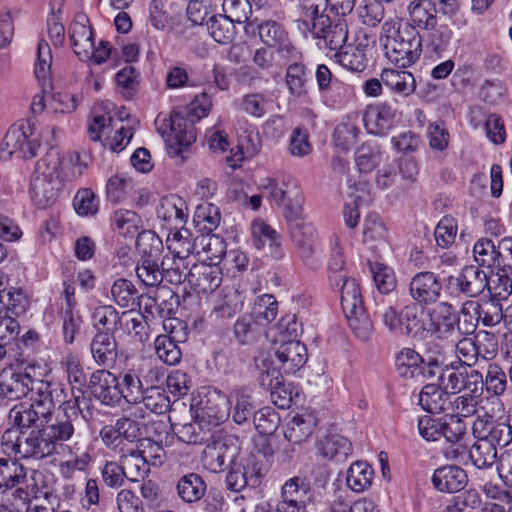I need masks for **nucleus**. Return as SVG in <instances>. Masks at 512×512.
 <instances>
[{"instance_id": "nucleus-1", "label": "nucleus", "mask_w": 512, "mask_h": 512, "mask_svg": "<svg viewBox=\"0 0 512 512\" xmlns=\"http://www.w3.org/2000/svg\"><path fill=\"white\" fill-rule=\"evenodd\" d=\"M79 411L77 399L69 400L62 403L56 413H51L42 428L32 430L28 435L7 429L1 438L4 453L24 459H42L59 452L61 447L82 438L78 429Z\"/></svg>"}, {"instance_id": "nucleus-2", "label": "nucleus", "mask_w": 512, "mask_h": 512, "mask_svg": "<svg viewBox=\"0 0 512 512\" xmlns=\"http://www.w3.org/2000/svg\"><path fill=\"white\" fill-rule=\"evenodd\" d=\"M33 392L31 403L41 410L48 418L54 412L56 404L59 406L68 402L65 389L56 383L37 380L28 373L3 370L0 373V408L7 405L9 400H17Z\"/></svg>"}, {"instance_id": "nucleus-3", "label": "nucleus", "mask_w": 512, "mask_h": 512, "mask_svg": "<svg viewBox=\"0 0 512 512\" xmlns=\"http://www.w3.org/2000/svg\"><path fill=\"white\" fill-rule=\"evenodd\" d=\"M380 42L387 59L402 68L415 63L422 51V37L409 24L397 28L395 24L385 22Z\"/></svg>"}, {"instance_id": "nucleus-4", "label": "nucleus", "mask_w": 512, "mask_h": 512, "mask_svg": "<svg viewBox=\"0 0 512 512\" xmlns=\"http://www.w3.org/2000/svg\"><path fill=\"white\" fill-rule=\"evenodd\" d=\"M59 159L48 155L37 161L30 181V196L39 208L52 205L62 188Z\"/></svg>"}, {"instance_id": "nucleus-5", "label": "nucleus", "mask_w": 512, "mask_h": 512, "mask_svg": "<svg viewBox=\"0 0 512 512\" xmlns=\"http://www.w3.org/2000/svg\"><path fill=\"white\" fill-rule=\"evenodd\" d=\"M438 382L451 395L467 391L477 394L483 389L481 372L457 361L447 364L438 375Z\"/></svg>"}, {"instance_id": "nucleus-6", "label": "nucleus", "mask_w": 512, "mask_h": 512, "mask_svg": "<svg viewBox=\"0 0 512 512\" xmlns=\"http://www.w3.org/2000/svg\"><path fill=\"white\" fill-rule=\"evenodd\" d=\"M140 435V424L128 417L119 418L114 424L103 426L99 433L103 445L119 455L134 448Z\"/></svg>"}, {"instance_id": "nucleus-7", "label": "nucleus", "mask_w": 512, "mask_h": 512, "mask_svg": "<svg viewBox=\"0 0 512 512\" xmlns=\"http://www.w3.org/2000/svg\"><path fill=\"white\" fill-rule=\"evenodd\" d=\"M303 24L312 34L320 49L338 51L347 42L348 24L343 17L331 18L328 15L322 16L312 23L311 28L305 22Z\"/></svg>"}, {"instance_id": "nucleus-8", "label": "nucleus", "mask_w": 512, "mask_h": 512, "mask_svg": "<svg viewBox=\"0 0 512 512\" xmlns=\"http://www.w3.org/2000/svg\"><path fill=\"white\" fill-rule=\"evenodd\" d=\"M240 452L239 438L224 435L207 444L203 450L202 463L210 472L218 473L233 464Z\"/></svg>"}, {"instance_id": "nucleus-9", "label": "nucleus", "mask_w": 512, "mask_h": 512, "mask_svg": "<svg viewBox=\"0 0 512 512\" xmlns=\"http://www.w3.org/2000/svg\"><path fill=\"white\" fill-rule=\"evenodd\" d=\"M447 285L466 297H477L489 286V278L479 266H465L458 275H450Z\"/></svg>"}, {"instance_id": "nucleus-10", "label": "nucleus", "mask_w": 512, "mask_h": 512, "mask_svg": "<svg viewBox=\"0 0 512 512\" xmlns=\"http://www.w3.org/2000/svg\"><path fill=\"white\" fill-rule=\"evenodd\" d=\"M307 361V349L300 341L290 340L281 344L275 353V358L270 361L272 366L266 363V367L275 368L285 374H293Z\"/></svg>"}, {"instance_id": "nucleus-11", "label": "nucleus", "mask_w": 512, "mask_h": 512, "mask_svg": "<svg viewBox=\"0 0 512 512\" xmlns=\"http://www.w3.org/2000/svg\"><path fill=\"white\" fill-rule=\"evenodd\" d=\"M90 389L95 399L101 404L115 407L121 402V393H119V378L112 372L101 369L96 370L90 377Z\"/></svg>"}, {"instance_id": "nucleus-12", "label": "nucleus", "mask_w": 512, "mask_h": 512, "mask_svg": "<svg viewBox=\"0 0 512 512\" xmlns=\"http://www.w3.org/2000/svg\"><path fill=\"white\" fill-rule=\"evenodd\" d=\"M461 314L464 317H469V319L464 320L467 323V333H472L479 321H482L487 327H492L499 324L504 317L501 305L497 302H489L482 307L476 301H466L462 305Z\"/></svg>"}, {"instance_id": "nucleus-13", "label": "nucleus", "mask_w": 512, "mask_h": 512, "mask_svg": "<svg viewBox=\"0 0 512 512\" xmlns=\"http://www.w3.org/2000/svg\"><path fill=\"white\" fill-rule=\"evenodd\" d=\"M397 114L394 105L380 102L367 106L362 120L369 134L383 136L393 126Z\"/></svg>"}, {"instance_id": "nucleus-14", "label": "nucleus", "mask_w": 512, "mask_h": 512, "mask_svg": "<svg viewBox=\"0 0 512 512\" xmlns=\"http://www.w3.org/2000/svg\"><path fill=\"white\" fill-rule=\"evenodd\" d=\"M435 336L455 342L461 335H467L466 328L460 326V318L448 302H440L434 307ZM467 323L464 322L466 326Z\"/></svg>"}, {"instance_id": "nucleus-15", "label": "nucleus", "mask_w": 512, "mask_h": 512, "mask_svg": "<svg viewBox=\"0 0 512 512\" xmlns=\"http://www.w3.org/2000/svg\"><path fill=\"white\" fill-rule=\"evenodd\" d=\"M442 291L439 278L430 271L419 272L413 276L409 284V293L419 305H428L437 302Z\"/></svg>"}, {"instance_id": "nucleus-16", "label": "nucleus", "mask_w": 512, "mask_h": 512, "mask_svg": "<svg viewBox=\"0 0 512 512\" xmlns=\"http://www.w3.org/2000/svg\"><path fill=\"white\" fill-rule=\"evenodd\" d=\"M54 454L65 458L59 464V471L61 476L66 479H71L75 472L86 470L91 462V456L85 451V443L82 438L66 444L59 449V452H54Z\"/></svg>"}, {"instance_id": "nucleus-17", "label": "nucleus", "mask_w": 512, "mask_h": 512, "mask_svg": "<svg viewBox=\"0 0 512 512\" xmlns=\"http://www.w3.org/2000/svg\"><path fill=\"white\" fill-rule=\"evenodd\" d=\"M8 419L12 424L10 429L17 430L20 435H28L30 428L36 427L38 430L42 428L43 422H48L50 418L30 402L20 403L11 408Z\"/></svg>"}, {"instance_id": "nucleus-18", "label": "nucleus", "mask_w": 512, "mask_h": 512, "mask_svg": "<svg viewBox=\"0 0 512 512\" xmlns=\"http://www.w3.org/2000/svg\"><path fill=\"white\" fill-rule=\"evenodd\" d=\"M69 38L75 54L81 60L90 59L95 43L89 19L84 14H77L69 28Z\"/></svg>"}, {"instance_id": "nucleus-19", "label": "nucleus", "mask_w": 512, "mask_h": 512, "mask_svg": "<svg viewBox=\"0 0 512 512\" xmlns=\"http://www.w3.org/2000/svg\"><path fill=\"white\" fill-rule=\"evenodd\" d=\"M188 283L197 293H211L222 283V271L215 264H193L188 272Z\"/></svg>"}, {"instance_id": "nucleus-20", "label": "nucleus", "mask_w": 512, "mask_h": 512, "mask_svg": "<svg viewBox=\"0 0 512 512\" xmlns=\"http://www.w3.org/2000/svg\"><path fill=\"white\" fill-rule=\"evenodd\" d=\"M230 405V411L227 416H231L237 425H249L255 414L256 405L252 400V392L247 387H241L231 391L227 398Z\"/></svg>"}, {"instance_id": "nucleus-21", "label": "nucleus", "mask_w": 512, "mask_h": 512, "mask_svg": "<svg viewBox=\"0 0 512 512\" xmlns=\"http://www.w3.org/2000/svg\"><path fill=\"white\" fill-rule=\"evenodd\" d=\"M252 243L257 250H263L272 258H281L283 255L279 233L261 219L251 224Z\"/></svg>"}, {"instance_id": "nucleus-22", "label": "nucleus", "mask_w": 512, "mask_h": 512, "mask_svg": "<svg viewBox=\"0 0 512 512\" xmlns=\"http://www.w3.org/2000/svg\"><path fill=\"white\" fill-rule=\"evenodd\" d=\"M261 370L259 375L260 385L269 390L272 401L280 408H288L292 401V391L282 382V376L275 368L266 367V360H262V367L257 364Z\"/></svg>"}, {"instance_id": "nucleus-23", "label": "nucleus", "mask_w": 512, "mask_h": 512, "mask_svg": "<svg viewBox=\"0 0 512 512\" xmlns=\"http://www.w3.org/2000/svg\"><path fill=\"white\" fill-rule=\"evenodd\" d=\"M244 304V297L234 285L224 286L219 294L218 301L210 313V318L215 321L230 319L239 313Z\"/></svg>"}, {"instance_id": "nucleus-24", "label": "nucleus", "mask_w": 512, "mask_h": 512, "mask_svg": "<svg viewBox=\"0 0 512 512\" xmlns=\"http://www.w3.org/2000/svg\"><path fill=\"white\" fill-rule=\"evenodd\" d=\"M90 352L99 366L111 367L118 356L117 342L113 333L98 331L90 342Z\"/></svg>"}, {"instance_id": "nucleus-25", "label": "nucleus", "mask_w": 512, "mask_h": 512, "mask_svg": "<svg viewBox=\"0 0 512 512\" xmlns=\"http://www.w3.org/2000/svg\"><path fill=\"white\" fill-rule=\"evenodd\" d=\"M467 482L468 477L465 470L455 465L439 467L432 476V483L440 492H459L466 486Z\"/></svg>"}, {"instance_id": "nucleus-26", "label": "nucleus", "mask_w": 512, "mask_h": 512, "mask_svg": "<svg viewBox=\"0 0 512 512\" xmlns=\"http://www.w3.org/2000/svg\"><path fill=\"white\" fill-rule=\"evenodd\" d=\"M138 279L147 287H157L163 281L161 262L159 263V248L144 252L136 265Z\"/></svg>"}, {"instance_id": "nucleus-27", "label": "nucleus", "mask_w": 512, "mask_h": 512, "mask_svg": "<svg viewBox=\"0 0 512 512\" xmlns=\"http://www.w3.org/2000/svg\"><path fill=\"white\" fill-rule=\"evenodd\" d=\"M186 209V204L181 197L171 195L161 199L157 208V217L164 222L167 229H178L187 218Z\"/></svg>"}, {"instance_id": "nucleus-28", "label": "nucleus", "mask_w": 512, "mask_h": 512, "mask_svg": "<svg viewBox=\"0 0 512 512\" xmlns=\"http://www.w3.org/2000/svg\"><path fill=\"white\" fill-rule=\"evenodd\" d=\"M422 408L432 414L448 412L451 405L450 394L438 382L425 385L419 395Z\"/></svg>"}, {"instance_id": "nucleus-29", "label": "nucleus", "mask_w": 512, "mask_h": 512, "mask_svg": "<svg viewBox=\"0 0 512 512\" xmlns=\"http://www.w3.org/2000/svg\"><path fill=\"white\" fill-rule=\"evenodd\" d=\"M3 145L9 154L19 153L23 158H32L37 155L40 143L37 139L28 140L23 127L12 126L7 131Z\"/></svg>"}, {"instance_id": "nucleus-30", "label": "nucleus", "mask_w": 512, "mask_h": 512, "mask_svg": "<svg viewBox=\"0 0 512 512\" xmlns=\"http://www.w3.org/2000/svg\"><path fill=\"white\" fill-rule=\"evenodd\" d=\"M428 30L429 32L422 38L425 53L431 58H440L450 45L453 31L445 23H441Z\"/></svg>"}, {"instance_id": "nucleus-31", "label": "nucleus", "mask_w": 512, "mask_h": 512, "mask_svg": "<svg viewBox=\"0 0 512 512\" xmlns=\"http://www.w3.org/2000/svg\"><path fill=\"white\" fill-rule=\"evenodd\" d=\"M407 11L414 28L428 30L437 24L436 3L432 0H413L409 3Z\"/></svg>"}, {"instance_id": "nucleus-32", "label": "nucleus", "mask_w": 512, "mask_h": 512, "mask_svg": "<svg viewBox=\"0 0 512 512\" xmlns=\"http://www.w3.org/2000/svg\"><path fill=\"white\" fill-rule=\"evenodd\" d=\"M196 140L195 128L183 119H175L171 124V132L167 138L169 153L179 155L184 148Z\"/></svg>"}, {"instance_id": "nucleus-33", "label": "nucleus", "mask_w": 512, "mask_h": 512, "mask_svg": "<svg viewBox=\"0 0 512 512\" xmlns=\"http://www.w3.org/2000/svg\"><path fill=\"white\" fill-rule=\"evenodd\" d=\"M381 80L392 92L408 97L417 87L414 75L406 70L384 69Z\"/></svg>"}, {"instance_id": "nucleus-34", "label": "nucleus", "mask_w": 512, "mask_h": 512, "mask_svg": "<svg viewBox=\"0 0 512 512\" xmlns=\"http://www.w3.org/2000/svg\"><path fill=\"white\" fill-rule=\"evenodd\" d=\"M357 114H349L342 118L335 127L333 142L343 152L349 151L357 142L360 134Z\"/></svg>"}, {"instance_id": "nucleus-35", "label": "nucleus", "mask_w": 512, "mask_h": 512, "mask_svg": "<svg viewBox=\"0 0 512 512\" xmlns=\"http://www.w3.org/2000/svg\"><path fill=\"white\" fill-rule=\"evenodd\" d=\"M319 453L328 460L343 461L352 453L350 441L339 434H332L319 440Z\"/></svg>"}, {"instance_id": "nucleus-36", "label": "nucleus", "mask_w": 512, "mask_h": 512, "mask_svg": "<svg viewBox=\"0 0 512 512\" xmlns=\"http://www.w3.org/2000/svg\"><path fill=\"white\" fill-rule=\"evenodd\" d=\"M310 485L300 477L288 479L282 486L281 502L306 507L312 501Z\"/></svg>"}, {"instance_id": "nucleus-37", "label": "nucleus", "mask_w": 512, "mask_h": 512, "mask_svg": "<svg viewBox=\"0 0 512 512\" xmlns=\"http://www.w3.org/2000/svg\"><path fill=\"white\" fill-rule=\"evenodd\" d=\"M226 417L225 400L220 395H212L200 401L196 418L208 427L219 425Z\"/></svg>"}, {"instance_id": "nucleus-38", "label": "nucleus", "mask_w": 512, "mask_h": 512, "mask_svg": "<svg viewBox=\"0 0 512 512\" xmlns=\"http://www.w3.org/2000/svg\"><path fill=\"white\" fill-rule=\"evenodd\" d=\"M396 371L405 379L424 378L421 355L412 348H403L396 356Z\"/></svg>"}, {"instance_id": "nucleus-39", "label": "nucleus", "mask_w": 512, "mask_h": 512, "mask_svg": "<svg viewBox=\"0 0 512 512\" xmlns=\"http://www.w3.org/2000/svg\"><path fill=\"white\" fill-rule=\"evenodd\" d=\"M26 469L16 460L0 458V493L25 483Z\"/></svg>"}, {"instance_id": "nucleus-40", "label": "nucleus", "mask_w": 512, "mask_h": 512, "mask_svg": "<svg viewBox=\"0 0 512 512\" xmlns=\"http://www.w3.org/2000/svg\"><path fill=\"white\" fill-rule=\"evenodd\" d=\"M176 488L179 497L186 503L199 501L207 490L205 481L197 473H188L182 476Z\"/></svg>"}, {"instance_id": "nucleus-41", "label": "nucleus", "mask_w": 512, "mask_h": 512, "mask_svg": "<svg viewBox=\"0 0 512 512\" xmlns=\"http://www.w3.org/2000/svg\"><path fill=\"white\" fill-rule=\"evenodd\" d=\"M173 430L180 441L191 445H202L212 437L210 427L198 418Z\"/></svg>"}, {"instance_id": "nucleus-42", "label": "nucleus", "mask_w": 512, "mask_h": 512, "mask_svg": "<svg viewBox=\"0 0 512 512\" xmlns=\"http://www.w3.org/2000/svg\"><path fill=\"white\" fill-rule=\"evenodd\" d=\"M373 479V468L365 461H356L347 471L346 483L351 490L361 493L372 485Z\"/></svg>"}, {"instance_id": "nucleus-43", "label": "nucleus", "mask_w": 512, "mask_h": 512, "mask_svg": "<svg viewBox=\"0 0 512 512\" xmlns=\"http://www.w3.org/2000/svg\"><path fill=\"white\" fill-rule=\"evenodd\" d=\"M259 37L269 47H277L280 53H289L293 48L288 42L282 26L274 21H266L258 27Z\"/></svg>"}, {"instance_id": "nucleus-44", "label": "nucleus", "mask_w": 512, "mask_h": 512, "mask_svg": "<svg viewBox=\"0 0 512 512\" xmlns=\"http://www.w3.org/2000/svg\"><path fill=\"white\" fill-rule=\"evenodd\" d=\"M424 378L431 379L441 373L446 364V354L439 344L428 342L424 354L421 355Z\"/></svg>"}, {"instance_id": "nucleus-45", "label": "nucleus", "mask_w": 512, "mask_h": 512, "mask_svg": "<svg viewBox=\"0 0 512 512\" xmlns=\"http://www.w3.org/2000/svg\"><path fill=\"white\" fill-rule=\"evenodd\" d=\"M119 460L127 474V480L137 482L144 479L150 472V466L134 447L119 455Z\"/></svg>"}, {"instance_id": "nucleus-46", "label": "nucleus", "mask_w": 512, "mask_h": 512, "mask_svg": "<svg viewBox=\"0 0 512 512\" xmlns=\"http://www.w3.org/2000/svg\"><path fill=\"white\" fill-rule=\"evenodd\" d=\"M315 425L312 416L296 415L287 423L284 436L290 443L300 444L311 436Z\"/></svg>"}, {"instance_id": "nucleus-47", "label": "nucleus", "mask_w": 512, "mask_h": 512, "mask_svg": "<svg viewBox=\"0 0 512 512\" xmlns=\"http://www.w3.org/2000/svg\"><path fill=\"white\" fill-rule=\"evenodd\" d=\"M235 22L224 14H212L206 22L210 36L220 44L232 42L235 36Z\"/></svg>"}, {"instance_id": "nucleus-48", "label": "nucleus", "mask_w": 512, "mask_h": 512, "mask_svg": "<svg viewBox=\"0 0 512 512\" xmlns=\"http://www.w3.org/2000/svg\"><path fill=\"white\" fill-rule=\"evenodd\" d=\"M121 400L124 399L128 404H139L143 399V385L138 373L134 370H128L120 374L119 378Z\"/></svg>"}, {"instance_id": "nucleus-49", "label": "nucleus", "mask_w": 512, "mask_h": 512, "mask_svg": "<svg viewBox=\"0 0 512 512\" xmlns=\"http://www.w3.org/2000/svg\"><path fill=\"white\" fill-rule=\"evenodd\" d=\"M277 313L278 303L275 297L271 294H263L255 300L249 316L255 325L265 326L276 318Z\"/></svg>"}, {"instance_id": "nucleus-50", "label": "nucleus", "mask_w": 512, "mask_h": 512, "mask_svg": "<svg viewBox=\"0 0 512 512\" xmlns=\"http://www.w3.org/2000/svg\"><path fill=\"white\" fill-rule=\"evenodd\" d=\"M189 263L187 260L166 254L161 259L163 280L170 284H181L188 280Z\"/></svg>"}, {"instance_id": "nucleus-51", "label": "nucleus", "mask_w": 512, "mask_h": 512, "mask_svg": "<svg viewBox=\"0 0 512 512\" xmlns=\"http://www.w3.org/2000/svg\"><path fill=\"white\" fill-rule=\"evenodd\" d=\"M113 301L122 308H133L139 305V293L135 285L124 278L117 279L110 289Z\"/></svg>"}, {"instance_id": "nucleus-52", "label": "nucleus", "mask_w": 512, "mask_h": 512, "mask_svg": "<svg viewBox=\"0 0 512 512\" xmlns=\"http://www.w3.org/2000/svg\"><path fill=\"white\" fill-rule=\"evenodd\" d=\"M382 162V151L373 142H366L357 148L355 163L361 173L372 172Z\"/></svg>"}, {"instance_id": "nucleus-53", "label": "nucleus", "mask_w": 512, "mask_h": 512, "mask_svg": "<svg viewBox=\"0 0 512 512\" xmlns=\"http://www.w3.org/2000/svg\"><path fill=\"white\" fill-rule=\"evenodd\" d=\"M468 457L479 469L492 467L497 459V449L486 440H476L468 451Z\"/></svg>"}, {"instance_id": "nucleus-54", "label": "nucleus", "mask_w": 512, "mask_h": 512, "mask_svg": "<svg viewBox=\"0 0 512 512\" xmlns=\"http://www.w3.org/2000/svg\"><path fill=\"white\" fill-rule=\"evenodd\" d=\"M220 220V210L216 205L204 203L196 208L194 222L200 231L211 234L219 226Z\"/></svg>"}, {"instance_id": "nucleus-55", "label": "nucleus", "mask_w": 512, "mask_h": 512, "mask_svg": "<svg viewBox=\"0 0 512 512\" xmlns=\"http://www.w3.org/2000/svg\"><path fill=\"white\" fill-rule=\"evenodd\" d=\"M167 242L170 251L168 255L187 260L194 252L200 254V250H197L196 239L194 241L189 239L188 230H177L172 238L168 237Z\"/></svg>"}, {"instance_id": "nucleus-56", "label": "nucleus", "mask_w": 512, "mask_h": 512, "mask_svg": "<svg viewBox=\"0 0 512 512\" xmlns=\"http://www.w3.org/2000/svg\"><path fill=\"white\" fill-rule=\"evenodd\" d=\"M155 352L158 358L168 364L176 365L180 362L182 352L171 335H159L154 342Z\"/></svg>"}, {"instance_id": "nucleus-57", "label": "nucleus", "mask_w": 512, "mask_h": 512, "mask_svg": "<svg viewBox=\"0 0 512 512\" xmlns=\"http://www.w3.org/2000/svg\"><path fill=\"white\" fill-rule=\"evenodd\" d=\"M113 225L124 236L134 237L142 229L141 219L131 210H117L112 217Z\"/></svg>"}, {"instance_id": "nucleus-58", "label": "nucleus", "mask_w": 512, "mask_h": 512, "mask_svg": "<svg viewBox=\"0 0 512 512\" xmlns=\"http://www.w3.org/2000/svg\"><path fill=\"white\" fill-rule=\"evenodd\" d=\"M339 291L341 292V306L345 314L360 311V308L363 307L362 296L359 284L354 278L345 280Z\"/></svg>"}, {"instance_id": "nucleus-59", "label": "nucleus", "mask_w": 512, "mask_h": 512, "mask_svg": "<svg viewBox=\"0 0 512 512\" xmlns=\"http://www.w3.org/2000/svg\"><path fill=\"white\" fill-rule=\"evenodd\" d=\"M197 250L206 253V259L211 262L221 260L226 253V243L215 234L201 235L196 238Z\"/></svg>"}, {"instance_id": "nucleus-60", "label": "nucleus", "mask_w": 512, "mask_h": 512, "mask_svg": "<svg viewBox=\"0 0 512 512\" xmlns=\"http://www.w3.org/2000/svg\"><path fill=\"white\" fill-rule=\"evenodd\" d=\"M473 254L479 266L499 267V252L492 240L486 238L478 240L474 244Z\"/></svg>"}, {"instance_id": "nucleus-61", "label": "nucleus", "mask_w": 512, "mask_h": 512, "mask_svg": "<svg viewBox=\"0 0 512 512\" xmlns=\"http://www.w3.org/2000/svg\"><path fill=\"white\" fill-rule=\"evenodd\" d=\"M454 343L459 358L458 362L472 368L477 362L479 355L482 354L481 346L474 338L464 335H461Z\"/></svg>"}, {"instance_id": "nucleus-62", "label": "nucleus", "mask_w": 512, "mask_h": 512, "mask_svg": "<svg viewBox=\"0 0 512 512\" xmlns=\"http://www.w3.org/2000/svg\"><path fill=\"white\" fill-rule=\"evenodd\" d=\"M141 403L155 414H164L170 409V399L166 392L157 386L145 389Z\"/></svg>"}, {"instance_id": "nucleus-63", "label": "nucleus", "mask_w": 512, "mask_h": 512, "mask_svg": "<svg viewBox=\"0 0 512 512\" xmlns=\"http://www.w3.org/2000/svg\"><path fill=\"white\" fill-rule=\"evenodd\" d=\"M100 475L104 485L111 489L121 488L127 480V474L120 460H106L100 468Z\"/></svg>"}, {"instance_id": "nucleus-64", "label": "nucleus", "mask_w": 512, "mask_h": 512, "mask_svg": "<svg viewBox=\"0 0 512 512\" xmlns=\"http://www.w3.org/2000/svg\"><path fill=\"white\" fill-rule=\"evenodd\" d=\"M0 303L16 316L23 314L29 306L26 294L22 289L15 287H9L7 291H2Z\"/></svg>"}]
</instances>
